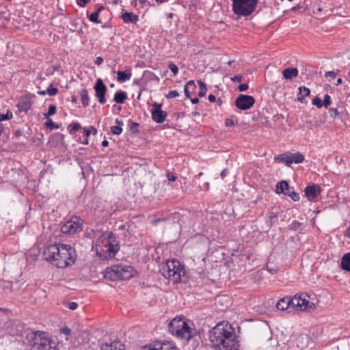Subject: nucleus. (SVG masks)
<instances>
[{"instance_id": "obj_1", "label": "nucleus", "mask_w": 350, "mask_h": 350, "mask_svg": "<svg viewBox=\"0 0 350 350\" xmlns=\"http://www.w3.org/2000/svg\"><path fill=\"white\" fill-rule=\"evenodd\" d=\"M208 337L213 346L219 350H239L234 329L228 323H218L209 331Z\"/></svg>"}, {"instance_id": "obj_2", "label": "nucleus", "mask_w": 350, "mask_h": 350, "mask_svg": "<svg viewBox=\"0 0 350 350\" xmlns=\"http://www.w3.org/2000/svg\"><path fill=\"white\" fill-rule=\"evenodd\" d=\"M42 254L46 260L62 269L74 265L77 258L75 249L63 243L49 245L44 249Z\"/></svg>"}, {"instance_id": "obj_3", "label": "nucleus", "mask_w": 350, "mask_h": 350, "mask_svg": "<svg viewBox=\"0 0 350 350\" xmlns=\"http://www.w3.org/2000/svg\"><path fill=\"white\" fill-rule=\"evenodd\" d=\"M160 273L167 279L174 283H187L189 276L184 265L176 259L167 260L160 266Z\"/></svg>"}, {"instance_id": "obj_4", "label": "nucleus", "mask_w": 350, "mask_h": 350, "mask_svg": "<svg viewBox=\"0 0 350 350\" xmlns=\"http://www.w3.org/2000/svg\"><path fill=\"white\" fill-rule=\"evenodd\" d=\"M307 297L306 293H301V295H295L293 297L282 298L276 304V308L282 311L288 310V312H291L292 310L298 311L314 310L315 305L310 303L306 299Z\"/></svg>"}, {"instance_id": "obj_5", "label": "nucleus", "mask_w": 350, "mask_h": 350, "mask_svg": "<svg viewBox=\"0 0 350 350\" xmlns=\"http://www.w3.org/2000/svg\"><path fill=\"white\" fill-rule=\"evenodd\" d=\"M193 324L181 317H175L169 323V331L180 339L189 341L196 335V331L191 326Z\"/></svg>"}, {"instance_id": "obj_6", "label": "nucleus", "mask_w": 350, "mask_h": 350, "mask_svg": "<svg viewBox=\"0 0 350 350\" xmlns=\"http://www.w3.org/2000/svg\"><path fill=\"white\" fill-rule=\"evenodd\" d=\"M26 339L29 346L36 350H57V346L53 347L55 342L44 331H32L27 334Z\"/></svg>"}, {"instance_id": "obj_7", "label": "nucleus", "mask_w": 350, "mask_h": 350, "mask_svg": "<svg viewBox=\"0 0 350 350\" xmlns=\"http://www.w3.org/2000/svg\"><path fill=\"white\" fill-rule=\"evenodd\" d=\"M131 266L115 265L106 269L105 278L111 280H128L133 275Z\"/></svg>"}, {"instance_id": "obj_8", "label": "nucleus", "mask_w": 350, "mask_h": 350, "mask_svg": "<svg viewBox=\"0 0 350 350\" xmlns=\"http://www.w3.org/2000/svg\"><path fill=\"white\" fill-rule=\"evenodd\" d=\"M308 343L309 337L306 334H301L295 339L289 340L286 343H283L281 350H295V347L298 350H304L308 347Z\"/></svg>"}, {"instance_id": "obj_9", "label": "nucleus", "mask_w": 350, "mask_h": 350, "mask_svg": "<svg viewBox=\"0 0 350 350\" xmlns=\"http://www.w3.org/2000/svg\"><path fill=\"white\" fill-rule=\"evenodd\" d=\"M82 226L80 217L75 216L64 224L61 230L64 234H75L82 230Z\"/></svg>"}, {"instance_id": "obj_10", "label": "nucleus", "mask_w": 350, "mask_h": 350, "mask_svg": "<svg viewBox=\"0 0 350 350\" xmlns=\"http://www.w3.org/2000/svg\"><path fill=\"white\" fill-rule=\"evenodd\" d=\"M162 104L154 102L151 109V116L154 122L158 124L163 123L167 116V113L162 110Z\"/></svg>"}, {"instance_id": "obj_11", "label": "nucleus", "mask_w": 350, "mask_h": 350, "mask_svg": "<svg viewBox=\"0 0 350 350\" xmlns=\"http://www.w3.org/2000/svg\"><path fill=\"white\" fill-rule=\"evenodd\" d=\"M94 89L95 90V96L100 104L106 103L105 94L107 88L101 79H98L94 84Z\"/></svg>"}, {"instance_id": "obj_12", "label": "nucleus", "mask_w": 350, "mask_h": 350, "mask_svg": "<svg viewBox=\"0 0 350 350\" xmlns=\"http://www.w3.org/2000/svg\"><path fill=\"white\" fill-rule=\"evenodd\" d=\"M321 191V187L317 184H311L308 185L305 189V195L308 200L312 202H315L317 200V198L320 195Z\"/></svg>"}, {"instance_id": "obj_13", "label": "nucleus", "mask_w": 350, "mask_h": 350, "mask_svg": "<svg viewBox=\"0 0 350 350\" xmlns=\"http://www.w3.org/2000/svg\"><path fill=\"white\" fill-rule=\"evenodd\" d=\"M142 350H177V348L171 342H154L150 345H145Z\"/></svg>"}, {"instance_id": "obj_14", "label": "nucleus", "mask_w": 350, "mask_h": 350, "mask_svg": "<svg viewBox=\"0 0 350 350\" xmlns=\"http://www.w3.org/2000/svg\"><path fill=\"white\" fill-rule=\"evenodd\" d=\"M258 0H242V16H250L254 12Z\"/></svg>"}, {"instance_id": "obj_15", "label": "nucleus", "mask_w": 350, "mask_h": 350, "mask_svg": "<svg viewBox=\"0 0 350 350\" xmlns=\"http://www.w3.org/2000/svg\"><path fill=\"white\" fill-rule=\"evenodd\" d=\"M105 250L103 251L106 252L107 254L106 255L103 254L104 258H113L115 256L116 254L120 249L119 243H106L105 245Z\"/></svg>"}, {"instance_id": "obj_16", "label": "nucleus", "mask_w": 350, "mask_h": 350, "mask_svg": "<svg viewBox=\"0 0 350 350\" xmlns=\"http://www.w3.org/2000/svg\"><path fill=\"white\" fill-rule=\"evenodd\" d=\"M121 18L124 23L136 24L139 21V16L133 12H125L122 14Z\"/></svg>"}, {"instance_id": "obj_17", "label": "nucleus", "mask_w": 350, "mask_h": 350, "mask_svg": "<svg viewBox=\"0 0 350 350\" xmlns=\"http://www.w3.org/2000/svg\"><path fill=\"white\" fill-rule=\"evenodd\" d=\"M254 103L255 99L252 96L242 94V110L250 109Z\"/></svg>"}, {"instance_id": "obj_18", "label": "nucleus", "mask_w": 350, "mask_h": 350, "mask_svg": "<svg viewBox=\"0 0 350 350\" xmlns=\"http://www.w3.org/2000/svg\"><path fill=\"white\" fill-rule=\"evenodd\" d=\"M310 90L306 86H301L299 88V93L297 94V100L301 103H306L305 97L310 95Z\"/></svg>"}, {"instance_id": "obj_19", "label": "nucleus", "mask_w": 350, "mask_h": 350, "mask_svg": "<svg viewBox=\"0 0 350 350\" xmlns=\"http://www.w3.org/2000/svg\"><path fill=\"white\" fill-rule=\"evenodd\" d=\"M274 161L275 162L284 163L287 166H291V165L292 164V161L290 160L289 152L278 154V156L274 157Z\"/></svg>"}, {"instance_id": "obj_20", "label": "nucleus", "mask_w": 350, "mask_h": 350, "mask_svg": "<svg viewBox=\"0 0 350 350\" xmlns=\"http://www.w3.org/2000/svg\"><path fill=\"white\" fill-rule=\"evenodd\" d=\"M340 267L342 270L350 272V252L345 254L340 262Z\"/></svg>"}, {"instance_id": "obj_21", "label": "nucleus", "mask_w": 350, "mask_h": 350, "mask_svg": "<svg viewBox=\"0 0 350 350\" xmlns=\"http://www.w3.org/2000/svg\"><path fill=\"white\" fill-rule=\"evenodd\" d=\"M283 77L285 79H291L298 75V70L296 68H285L282 71Z\"/></svg>"}, {"instance_id": "obj_22", "label": "nucleus", "mask_w": 350, "mask_h": 350, "mask_svg": "<svg viewBox=\"0 0 350 350\" xmlns=\"http://www.w3.org/2000/svg\"><path fill=\"white\" fill-rule=\"evenodd\" d=\"M122 345L117 341H113L110 344L105 343L102 345L101 350H122Z\"/></svg>"}, {"instance_id": "obj_23", "label": "nucleus", "mask_w": 350, "mask_h": 350, "mask_svg": "<svg viewBox=\"0 0 350 350\" xmlns=\"http://www.w3.org/2000/svg\"><path fill=\"white\" fill-rule=\"evenodd\" d=\"M127 98V94L125 92L120 90L115 93L113 100L118 104H122Z\"/></svg>"}, {"instance_id": "obj_24", "label": "nucleus", "mask_w": 350, "mask_h": 350, "mask_svg": "<svg viewBox=\"0 0 350 350\" xmlns=\"http://www.w3.org/2000/svg\"><path fill=\"white\" fill-rule=\"evenodd\" d=\"M289 189V185L287 181L282 180L281 182L278 183L276 185V193H284L285 194L286 191Z\"/></svg>"}, {"instance_id": "obj_25", "label": "nucleus", "mask_w": 350, "mask_h": 350, "mask_svg": "<svg viewBox=\"0 0 350 350\" xmlns=\"http://www.w3.org/2000/svg\"><path fill=\"white\" fill-rule=\"evenodd\" d=\"M290 160L292 161V163H295L299 164L304 161V156L300 152L292 153L289 152Z\"/></svg>"}, {"instance_id": "obj_26", "label": "nucleus", "mask_w": 350, "mask_h": 350, "mask_svg": "<svg viewBox=\"0 0 350 350\" xmlns=\"http://www.w3.org/2000/svg\"><path fill=\"white\" fill-rule=\"evenodd\" d=\"M79 95L81 96V100L82 102V105L84 107H86L90 105L89 100L90 98L88 96V91L86 89H82L79 92Z\"/></svg>"}, {"instance_id": "obj_27", "label": "nucleus", "mask_w": 350, "mask_h": 350, "mask_svg": "<svg viewBox=\"0 0 350 350\" xmlns=\"http://www.w3.org/2000/svg\"><path fill=\"white\" fill-rule=\"evenodd\" d=\"M17 107L20 111L27 112L31 107V103L29 100H22L18 103Z\"/></svg>"}, {"instance_id": "obj_28", "label": "nucleus", "mask_w": 350, "mask_h": 350, "mask_svg": "<svg viewBox=\"0 0 350 350\" xmlns=\"http://www.w3.org/2000/svg\"><path fill=\"white\" fill-rule=\"evenodd\" d=\"M117 75H118V81L120 82H124L126 81L129 80L132 75V74L130 71L123 72V71H120V70H118L117 72Z\"/></svg>"}, {"instance_id": "obj_29", "label": "nucleus", "mask_w": 350, "mask_h": 350, "mask_svg": "<svg viewBox=\"0 0 350 350\" xmlns=\"http://www.w3.org/2000/svg\"><path fill=\"white\" fill-rule=\"evenodd\" d=\"M116 123L118 125L111 126V132L114 135H120L122 132V126L123 125V122L121 120L117 118L116 119Z\"/></svg>"}, {"instance_id": "obj_30", "label": "nucleus", "mask_w": 350, "mask_h": 350, "mask_svg": "<svg viewBox=\"0 0 350 350\" xmlns=\"http://www.w3.org/2000/svg\"><path fill=\"white\" fill-rule=\"evenodd\" d=\"M260 335L263 340H271L272 336L271 329L267 327H264L260 331Z\"/></svg>"}, {"instance_id": "obj_31", "label": "nucleus", "mask_w": 350, "mask_h": 350, "mask_svg": "<svg viewBox=\"0 0 350 350\" xmlns=\"http://www.w3.org/2000/svg\"><path fill=\"white\" fill-rule=\"evenodd\" d=\"M232 3V10L239 18L241 16V0H233Z\"/></svg>"}, {"instance_id": "obj_32", "label": "nucleus", "mask_w": 350, "mask_h": 350, "mask_svg": "<svg viewBox=\"0 0 350 350\" xmlns=\"http://www.w3.org/2000/svg\"><path fill=\"white\" fill-rule=\"evenodd\" d=\"M144 77L148 81H153V80H155L157 81H159V78L154 73H153L151 71H148V70L144 71Z\"/></svg>"}, {"instance_id": "obj_33", "label": "nucleus", "mask_w": 350, "mask_h": 350, "mask_svg": "<svg viewBox=\"0 0 350 350\" xmlns=\"http://www.w3.org/2000/svg\"><path fill=\"white\" fill-rule=\"evenodd\" d=\"M46 119H47V120L46 121V122L44 124L46 129H50V130H53V129H57L59 128V125L53 122L51 119H50V118H46Z\"/></svg>"}, {"instance_id": "obj_34", "label": "nucleus", "mask_w": 350, "mask_h": 350, "mask_svg": "<svg viewBox=\"0 0 350 350\" xmlns=\"http://www.w3.org/2000/svg\"><path fill=\"white\" fill-rule=\"evenodd\" d=\"M285 195L288 196L295 202L299 200V193L294 191H290V189L286 191Z\"/></svg>"}, {"instance_id": "obj_35", "label": "nucleus", "mask_w": 350, "mask_h": 350, "mask_svg": "<svg viewBox=\"0 0 350 350\" xmlns=\"http://www.w3.org/2000/svg\"><path fill=\"white\" fill-rule=\"evenodd\" d=\"M225 125L227 127L229 126H234L239 125V120L236 119L235 120L232 118V117L226 118L225 120Z\"/></svg>"}, {"instance_id": "obj_36", "label": "nucleus", "mask_w": 350, "mask_h": 350, "mask_svg": "<svg viewBox=\"0 0 350 350\" xmlns=\"http://www.w3.org/2000/svg\"><path fill=\"white\" fill-rule=\"evenodd\" d=\"M198 84L200 85V91L198 95L199 97H203L205 96L206 92V84L201 81H198Z\"/></svg>"}, {"instance_id": "obj_37", "label": "nucleus", "mask_w": 350, "mask_h": 350, "mask_svg": "<svg viewBox=\"0 0 350 350\" xmlns=\"http://www.w3.org/2000/svg\"><path fill=\"white\" fill-rule=\"evenodd\" d=\"M56 106L51 105L49 107L48 112L44 114V118H49L50 116L54 115L56 113Z\"/></svg>"}, {"instance_id": "obj_38", "label": "nucleus", "mask_w": 350, "mask_h": 350, "mask_svg": "<svg viewBox=\"0 0 350 350\" xmlns=\"http://www.w3.org/2000/svg\"><path fill=\"white\" fill-rule=\"evenodd\" d=\"M189 87H196V85H195L193 81H189V82H187L184 88L185 96L188 98H190V92L189 91Z\"/></svg>"}, {"instance_id": "obj_39", "label": "nucleus", "mask_w": 350, "mask_h": 350, "mask_svg": "<svg viewBox=\"0 0 350 350\" xmlns=\"http://www.w3.org/2000/svg\"><path fill=\"white\" fill-rule=\"evenodd\" d=\"M81 126L79 122L72 123V124H70L68 126V131H69L70 133H72L73 131H76L81 129Z\"/></svg>"}, {"instance_id": "obj_40", "label": "nucleus", "mask_w": 350, "mask_h": 350, "mask_svg": "<svg viewBox=\"0 0 350 350\" xmlns=\"http://www.w3.org/2000/svg\"><path fill=\"white\" fill-rule=\"evenodd\" d=\"M99 14H98V12H94L92 14H90L88 16L89 20L94 23H100V21L98 19Z\"/></svg>"}, {"instance_id": "obj_41", "label": "nucleus", "mask_w": 350, "mask_h": 350, "mask_svg": "<svg viewBox=\"0 0 350 350\" xmlns=\"http://www.w3.org/2000/svg\"><path fill=\"white\" fill-rule=\"evenodd\" d=\"M13 117L12 112L10 110H8L5 114L0 113V121H5L12 119Z\"/></svg>"}, {"instance_id": "obj_42", "label": "nucleus", "mask_w": 350, "mask_h": 350, "mask_svg": "<svg viewBox=\"0 0 350 350\" xmlns=\"http://www.w3.org/2000/svg\"><path fill=\"white\" fill-rule=\"evenodd\" d=\"M108 243H118V241L116 239V235L110 232L107 234V241Z\"/></svg>"}, {"instance_id": "obj_43", "label": "nucleus", "mask_w": 350, "mask_h": 350, "mask_svg": "<svg viewBox=\"0 0 350 350\" xmlns=\"http://www.w3.org/2000/svg\"><path fill=\"white\" fill-rule=\"evenodd\" d=\"M312 103L313 105H315L318 108H321L323 106V102H322L321 99L319 96H315L312 100Z\"/></svg>"}, {"instance_id": "obj_44", "label": "nucleus", "mask_w": 350, "mask_h": 350, "mask_svg": "<svg viewBox=\"0 0 350 350\" xmlns=\"http://www.w3.org/2000/svg\"><path fill=\"white\" fill-rule=\"evenodd\" d=\"M46 92L49 96H55L57 94L58 90L57 88L53 86L52 84L46 89Z\"/></svg>"}, {"instance_id": "obj_45", "label": "nucleus", "mask_w": 350, "mask_h": 350, "mask_svg": "<svg viewBox=\"0 0 350 350\" xmlns=\"http://www.w3.org/2000/svg\"><path fill=\"white\" fill-rule=\"evenodd\" d=\"M302 226V224L297 221H293L290 226L289 228L293 230H297L300 228V227Z\"/></svg>"}, {"instance_id": "obj_46", "label": "nucleus", "mask_w": 350, "mask_h": 350, "mask_svg": "<svg viewBox=\"0 0 350 350\" xmlns=\"http://www.w3.org/2000/svg\"><path fill=\"white\" fill-rule=\"evenodd\" d=\"M139 126V124L134 122H131L129 124V129L132 131L133 133H138L139 131L137 130V127Z\"/></svg>"}, {"instance_id": "obj_47", "label": "nucleus", "mask_w": 350, "mask_h": 350, "mask_svg": "<svg viewBox=\"0 0 350 350\" xmlns=\"http://www.w3.org/2000/svg\"><path fill=\"white\" fill-rule=\"evenodd\" d=\"M266 268L267 271H269L271 273H275L278 270V269L275 266H272L269 262L267 263Z\"/></svg>"}, {"instance_id": "obj_48", "label": "nucleus", "mask_w": 350, "mask_h": 350, "mask_svg": "<svg viewBox=\"0 0 350 350\" xmlns=\"http://www.w3.org/2000/svg\"><path fill=\"white\" fill-rule=\"evenodd\" d=\"M331 103H332V100H331L330 96L328 95V94H325V96H324V99H323V105L325 107H327L328 106H329L331 105Z\"/></svg>"}, {"instance_id": "obj_49", "label": "nucleus", "mask_w": 350, "mask_h": 350, "mask_svg": "<svg viewBox=\"0 0 350 350\" xmlns=\"http://www.w3.org/2000/svg\"><path fill=\"white\" fill-rule=\"evenodd\" d=\"M330 117L335 119L339 115V112L336 108H330L328 111Z\"/></svg>"}, {"instance_id": "obj_50", "label": "nucleus", "mask_w": 350, "mask_h": 350, "mask_svg": "<svg viewBox=\"0 0 350 350\" xmlns=\"http://www.w3.org/2000/svg\"><path fill=\"white\" fill-rule=\"evenodd\" d=\"M169 69L173 72L174 75H176L178 72V68L173 63H170L168 65Z\"/></svg>"}, {"instance_id": "obj_51", "label": "nucleus", "mask_w": 350, "mask_h": 350, "mask_svg": "<svg viewBox=\"0 0 350 350\" xmlns=\"http://www.w3.org/2000/svg\"><path fill=\"white\" fill-rule=\"evenodd\" d=\"M179 96V93L177 90H171L166 95V98L168 99L174 98Z\"/></svg>"}, {"instance_id": "obj_52", "label": "nucleus", "mask_w": 350, "mask_h": 350, "mask_svg": "<svg viewBox=\"0 0 350 350\" xmlns=\"http://www.w3.org/2000/svg\"><path fill=\"white\" fill-rule=\"evenodd\" d=\"M216 301L218 303H221L223 301H226V302H227V304L230 303V300H229L228 297L225 295H221V296L217 297L216 299Z\"/></svg>"}, {"instance_id": "obj_53", "label": "nucleus", "mask_w": 350, "mask_h": 350, "mask_svg": "<svg viewBox=\"0 0 350 350\" xmlns=\"http://www.w3.org/2000/svg\"><path fill=\"white\" fill-rule=\"evenodd\" d=\"M167 178L168 183L175 181L177 179V176L172 172L167 174Z\"/></svg>"}, {"instance_id": "obj_54", "label": "nucleus", "mask_w": 350, "mask_h": 350, "mask_svg": "<svg viewBox=\"0 0 350 350\" xmlns=\"http://www.w3.org/2000/svg\"><path fill=\"white\" fill-rule=\"evenodd\" d=\"M60 332L63 334L68 336L71 333V329L68 327H63L60 329Z\"/></svg>"}, {"instance_id": "obj_55", "label": "nucleus", "mask_w": 350, "mask_h": 350, "mask_svg": "<svg viewBox=\"0 0 350 350\" xmlns=\"http://www.w3.org/2000/svg\"><path fill=\"white\" fill-rule=\"evenodd\" d=\"M68 308L71 310H75L77 308L78 304L75 301H70L67 305Z\"/></svg>"}, {"instance_id": "obj_56", "label": "nucleus", "mask_w": 350, "mask_h": 350, "mask_svg": "<svg viewBox=\"0 0 350 350\" xmlns=\"http://www.w3.org/2000/svg\"><path fill=\"white\" fill-rule=\"evenodd\" d=\"M91 0H77V3L80 7H84L86 4H88Z\"/></svg>"}, {"instance_id": "obj_57", "label": "nucleus", "mask_w": 350, "mask_h": 350, "mask_svg": "<svg viewBox=\"0 0 350 350\" xmlns=\"http://www.w3.org/2000/svg\"><path fill=\"white\" fill-rule=\"evenodd\" d=\"M325 76L334 79L336 77V73L333 71H327L325 72Z\"/></svg>"}, {"instance_id": "obj_58", "label": "nucleus", "mask_w": 350, "mask_h": 350, "mask_svg": "<svg viewBox=\"0 0 350 350\" xmlns=\"http://www.w3.org/2000/svg\"><path fill=\"white\" fill-rule=\"evenodd\" d=\"M235 105L238 109H241V94L236 98Z\"/></svg>"}, {"instance_id": "obj_59", "label": "nucleus", "mask_w": 350, "mask_h": 350, "mask_svg": "<svg viewBox=\"0 0 350 350\" xmlns=\"http://www.w3.org/2000/svg\"><path fill=\"white\" fill-rule=\"evenodd\" d=\"M83 131L84 135L88 138L91 133L90 128L84 127L83 129Z\"/></svg>"}, {"instance_id": "obj_60", "label": "nucleus", "mask_w": 350, "mask_h": 350, "mask_svg": "<svg viewBox=\"0 0 350 350\" xmlns=\"http://www.w3.org/2000/svg\"><path fill=\"white\" fill-rule=\"evenodd\" d=\"M103 62V58L102 57H96V59L95 61V64L97 65H100Z\"/></svg>"}, {"instance_id": "obj_61", "label": "nucleus", "mask_w": 350, "mask_h": 350, "mask_svg": "<svg viewBox=\"0 0 350 350\" xmlns=\"http://www.w3.org/2000/svg\"><path fill=\"white\" fill-rule=\"evenodd\" d=\"M231 80L234 81L241 82V75H236V76L232 77Z\"/></svg>"}, {"instance_id": "obj_62", "label": "nucleus", "mask_w": 350, "mask_h": 350, "mask_svg": "<svg viewBox=\"0 0 350 350\" xmlns=\"http://www.w3.org/2000/svg\"><path fill=\"white\" fill-rule=\"evenodd\" d=\"M22 134H23V132L20 129H18V130L14 131V136L16 137H21L22 135Z\"/></svg>"}, {"instance_id": "obj_63", "label": "nucleus", "mask_w": 350, "mask_h": 350, "mask_svg": "<svg viewBox=\"0 0 350 350\" xmlns=\"http://www.w3.org/2000/svg\"><path fill=\"white\" fill-rule=\"evenodd\" d=\"M208 100L211 103L215 102L216 100V97L213 94H209Z\"/></svg>"}, {"instance_id": "obj_64", "label": "nucleus", "mask_w": 350, "mask_h": 350, "mask_svg": "<svg viewBox=\"0 0 350 350\" xmlns=\"http://www.w3.org/2000/svg\"><path fill=\"white\" fill-rule=\"evenodd\" d=\"M89 128L90 129V133H92L94 135H96L97 130L94 126H90Z\"/></svg>"}]
</instances>
